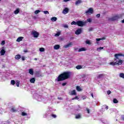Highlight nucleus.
<instances>
[{
    "mask_svg": "<svg viewBox=\"0 0 124 124\" xmlns=\"http://www.w3.org/2000/svg\"><path fill=\"white\" fill-rule=\"evenodd\" d=\"M114 57L116 58L114 59V61L110 62L108 64L113 66L115 65H122L123 62H124V61L122 59H119V58L120 57H124V54L123 53L115 54Z\"/></svg>",
    "mask_w": 124,
    "mask_h": 124,
    "instance_id": "1",
    "label": "nucleus"
},
{
    "mask_svg": "<svg viewBox=\"0 0 124 124\" xmlns=\"http://www.w3.org/2000/svg\"><path fill=\"white\" fill-rule=\"evenodd\" d=\"M71 73L70 72H65L59 75V76L55 79L56 82H60V81H63L66 80L70 77Z\"/></svg>",
    "mask_w": 124,
    "mask_h": 124,
    "instance_id": "2",
    "label": "nucleus"
},
{
    "mask_svg": "<svg viewBox=\"0 0 124 124\" xmlns=\"http://www.w3.org/2000/svg\"><path fill=\"white\" fill-rule=\"evenodd\" d=\"M77 25L78 27H84L86 25V22L82 21H77Z\"/></svg>",
    "mask_w": 124,
    "mask_h": 124,
    "instance_id": "3",
    "label": "nucleus"
},
{
    "mask_svg": "<svg viewBox=\"0 0 124 124\" xmlns=\"http://www.w3.org/2000/svg\"><path fill=\"white\" fill-rule=\"evenodd\" d=\"M31 34L33 35L34 37L37 38L38 37V35H39V33L38 32L33 30L31 31Z\"/></svg>",
    "mask_w": 124,
    "mask_h": 124,
    "instance_id": "4",
    "label": "nucleus"
},
{
    "mask_svg": "<svg viewBox=\"0 0 124 124\" xmlns=\"http://www.w3.org/2000/svg\"><path fill=\"white\" fill-rule=\"evenodd\" d=\"M93 8H89L88 10L86 12L87 15H89V14H93Z\"/></svg>",
    "mask_w": 124,
    "mask_h": 124,
    "instance_id": "5",
    "label": "nucleus"
},
{
    "mask_svg": "<svg viewBox=\"0 0 124 124\" xmlns=\"http://www.w3.org/2000/svg\"><path fill=\"white\" fill-rule=\"evenodd\" d=\"M120 17H119V16H113L112 18H109V21H115V20H118Z\"/></svg>",
    "mask_w": 124,
    "mask_h": 124,
    "instance_id": "6",
    "label": "nucleus"
},
{
    "mask_svg": "<svg viewBox=\"0 0 124 124\" xmlns=\"http://www.w3.org/2000/svg\"><path fill=\"white\" fill-rule=\"evenodd\" d=\"M68 11H69V9L67 8H65L62 11L63 14H67L68 13Z\"/></svg>",
    "mask_w": 124,
    "mask_h": 124,
    "instance_id": "7",
    "label": "nucleus"
},
{
    "mask_svg": "<svg viewBox=\"0 0 124 124\" xmlns=\"http://www.w3.org/2000/svg\"><path fill=\"white\" fill-rule=\"evenodd\" d=\"M72 46V43L70 42L69 44L64 46V48H69V47H71Z\"/></svg>",
    "mask_w": 124,
    "mask_h": 124,
    "instance_id": "8",
    "label": "nucleus"
},
{
    "mask_svg": "<svg viewBox=\"0 0 124 124\" xmlns=\"http://www.w3.org/2000/svg\"><path fill=\"white\" fill-rule=\"evenodd\" d=\"M81 32H82V29H78L76 31L75 33L76 34H80V33H81Z\"/></svg>",
    "mask_w": 124,
    "mask_h": 124,
    "instance_id": "9",
    "label": "nucleus"
},
{
    "mask_svg": "<svg viewBox=\"0 0 124 124\" xmlns=\"http://www.w3.org/2000/svg\"><path fill=\"white\" fill-rule=\"evenodd\" d=\"M0 53L1 56H4V55L5 54V50H4V49H3V47L1 50Z\"/></svg>",
    "mask_w": 124,
    "mask_h": 124,
    "instance_id": "10",
    "label": "nucleus"
},
{
    "mask_svg": "<svg viewBox=\"0 0 124 124\" xmlns=\"http://www.w3.org/2000/svg\"><path fill=\"white\" fill-rule=\"evenodd\" d=\"M29 73L31 74V75H33V69L32 68L29 69Z\"/></svg>",
    "mask_w": 124,
    "mask_h": 124,
    "instance_id": "11",
    "label": "nucleus"
},
{
    "mask_svg": "<svg viewBox=\"0 0 124 124\" xmlns=\"http://www.w3.org/2000/svg\"><path fill=\"white\" fill-rule=\"evenodd\" d=\"M60 47H61L60 45H56L54 46V50H59V49H60Z\"/></svg>",
    "mask_w": 124,
    "mask_h": 124,
    "instance_id": "12",
    "label": "nucleus"
},
{
    "mask_svg": "<svg viewBox=\"0 0 124 124\" xmlns=\"http://www.w3.org/2000/svg\"><path fill=\"white\" fill-rule=\"evenodd\" d=\"M70 94L71 95H76V91L75 90L72 91L70 92Z\"/></svg>",
    "mask_w": 124,
    "mask_h": 124,
    "instance_id": "13",
    "label": "nucleus"
},
{
    "mask_svg": "<svg viewBox=\"0 0 124 124\" xmlns=\"http://www.w3.org/2000/svg\"><path fill=\"white\" fill-rule=\"evenodd\" d=\"M82 2V1L81 0H78L77 1H76L75 4L76 5H78V4H80Z\"/></svg>",
    "mask_w": 124,
    "mask_h": 124,
    "instance_id": "14",
    "label": "nucleus"
},
{
    "mask_svg": "<svg viewBox=\"0 0 124 124\" xmlns=\"http://www.w3.org/2000/svg\"><path fill=\"white\" fill-rule=\"evenodd\" d=\"M35 82V78H33L31 79H30V82L32 83V84L34 83Z\"/></svg>",
    "mask_w": 124,
    "mask_h": 124,
    "instance_id": "15",
    "label": "nucleus"
},
{
    "mask_svg": "<svg viewBox=\"0 0 124 124\" xmlns=\"http://www.w3.org/2000/svg\"><path fill=\"white\" fill-rule=\"evenodd\" d=\"M86 50H87V49H86V48L82 47V48H79L78 49V52H82L83 51H86Z\"/></svg>",
    "mask_w": 124,
    "mask_h": 124,
    "instance_id": "16",
    "label": "nucleus"
},
{
    "mask_svg": "<svg viewBox=\"0 0 124 124\" xmlns=\"http://www.w3.org/2000/svg\"><path fill=\"white\" fill-rule=\"evenodd\" d=\"M15 59H16V60H20V59H21V55H16L15 56Z\"/></svg>",
    "mask_w": 124,
    "mask_h": 124,
    "instance_id": "17",
    "label": "nucleus"
},
{
    "mask_svg": "<svg viewBox=\"0 0 124 124\" xmlns=\"http://www.w3.org/2000/svg\"><path fill=\"white\" fill-rule=\"evenodd\" d=\"M57 17H52L51 18V20L52 21V22H56L57 21Z\"/></svg>",
    "mask_w": 124,
    "mask_h": 124,
    "instance_id": "18",
    "label": "nucleus"
},
{
    "mask_svg": "<svg viewBox=\"0 0 124 124\" xmlns=\"http://www.w3.org/2000/svg\"><path fill=\"white\" fill-rule=\"evenodd\" d=\"M76 68H77V69H82V68H83V66L81 65H78L76 67Z\"/></svg>",
    "mask_w": 124,
    "mask_h": 124,
    "instance_id": "19",
    "label": "nucleus"
},
{
    "mask_svg": "<svg viewBox=\"0 0 124 124\" xmlns=\"http://www.w3.org/2000/svg\"><path fill=\"white\" fill-rule=\"evenodd\" d=\"M23 39V37H18L17 40H16V41L17 42H20V41H22V40Z\"/></svg>",
    "mask_w": 124,
    "mask_h": 124,
    "instance_id": "20",
    "label": "nucleus"
},
{
    "mask_svg": "<svg viewBox=\"0 0 124 124\" xmlns=\"http://www.w3.org/2000/svg\"><path fill=\"white\" fill-rule=\"evenodd\" d=\"M103 49H104V47H98L97 48V51H98V52H100V51H101V50H103Z\"/></svg>",
    "mask_w": 124,
    "mask_h": 124,
    "instance_id": "21",
    "label": "nucleus"
},
{
    "mask_svg": "<svg viewBox=\"0 0 124 124\" xmlns=\"http://www.w3.org/2000/svg\"><path fill=\"white\" fill-rule=\"evenodd\" d=\"M86 44H88V45H92V42L90 40H87L85 42Z\"/></svg>",
    "mask_w": 124,
    "mask_h": 124,
    "instance_id": "22",
    "label": "nucleus"
},
{
    "mask_svg": "<svg viewBox=\"0 0 124 124\" xmlns=\"http://www.w3.org/2000/svg\"><path fill=\"white\" fill-rule=\"evenodd\" d=\"M19 85H20V81L16 80V87H19Z\"/></svg>",
    "mask_w": 124,
    "mask_h": 124,
    "instance_id": "23",
    "label": "nucleus"
},
{
    "mask_svg": "<svg viewBox=\"0 0 124 124\" xmlns=\"http://www.w3.org/2000/svg\"><path fill=\"white\" fill-rule=\"evenodd\" d=\"M40 52H45V48L44 47H41L39 48Z\"/></svg>",
    "mask_w": 124,
    "mask_h": 124,
    "instance_id": "24",
    "label": "nucleus"
},
{
    "mask_svg": "<svg viewBox=\"0 0 124 124\" xmlns=\"http://www.w3.org/2000/svg\"><path fill=\"white\" fill-rule=\"evenodd\" d=\"M60 35H61V32L58 31L55 34V36H60Z\"/></svg>",
    "mask_w": 124,
    "mask_h": 124,
    "instance_id": "25",
    "label": "nucleus"
},
{
    "mask_svg": "<svg viewBox=\"0 0 124 124\" xmlns=\"http://www.w3.org/2000/svg\"><path fill=\"white\" fill-rule=\"evenodd\" d=\"M77 90L78 91V92H81L82 91V89L80 87V86H77Z\"/></svg>",
    "mask_w": 124,
    "mask_h": 124,
    "instance_id": "26",
    "label": "nucleus"
},
{
    "mask_svg": "<svg viewBox=\"0 0 124 124\" xmlns=\"http://www.w3.org/2000/svg\"><path fill=\"white\" fill-rule=\"evenodd\" d=\"M81 118V114H78L76 115V119H80Z\"/></svg>",
    "mask_w": 124,
    "mask_h": 124,
    "instance_id": "27",
    "label": "nucleus"
},
{
    "mask_svg": "<svg viewBox=\"0 0 124 124\" xmlns=\"http://www.w3.org/2000/svg\"><path fill=\"white\" fill-rule=\"evenodd\" d=\"M38 101H42V97H41V96H39L38 97Z\"/></svg>",
    "mask_w": 124,
    "mask_h": 124,
    "instance_id": "28",
    "label": "nucleus"
},
{
    "mask_svg": "<svg viewBox=\"0 0 124 124\" xmlns=\"http://www.w3.org/2000/svg\"><path fill=\"white\" fill-rule=\"evenodd\" d=\"M20 11H19V9H16V11H15L14 13L15 14H18Z\"/></svg>",
    "mask_w": 124,
    "mask_h": 124,
    "instance_id": "29",
    "label": "nucleus"
},
{
    "mask_svg": "<svg viewBox=\"0 0 124 124\" xmlns=\"http://www.w3.org/2000/svg\"><path fill=\"white\" fill-rule=\"evenodd\" d=\"M120 76L121 78H123L124 79V73H121L120 74Z\"/></svg>",
    "mask_w": 124,
    "mask_h": 124,
    "instance_id": "30",
    "label": "nucleus"
},
{
    "mask_svg": "<svg viewBox=\"0 0 124 124\" xmlns=\"http://www.w3.org/2000/svg\"><path fill=\"white\" fill-rule=\"evenodd\" d=\"M103 108H104V109H106V110H108V106L106 105H104Z\"/></svg>",
    "mask_w": 124,
    "mask_h": 124,
    "instance_id": "31",
    "label": "nucleus"
},
{
    "mask_svg": "<svg viewBox=\"0 0 124 124\" xmlns=\"http://www.w3.org/2000/svg\"><path fill=\"white\" fill-rule=\"evenodd\" d=\"M28 114H27V113L25 112H22V116H23L24 117H25V116H27Z\"/></svg>",
    "mask_w": 124,
    "mask_h": 124,
    "instance_id": "32",
    "label": "nucleus"
},
{
    "mask_svg": "<svg viewBox=\"0 0 124 124\" xmlns=\"http://www.w3.org/2000/svg\"><path fill=\"white\" fill-rule=\"evenodd\" d=\"M71 25H77V21H73L71 23Z\"/></svg>",
    "mask_w": 124,
    "mask_h": 124,
    "instance_id": "33",
    "label": "nucleus"
},
{
    "mask_svg": "<svg viewBox=\"0 0 124 124\" xmlns=\"http://www.w3.org/2000/svg\"><path fill=\"white\" fill-rule=\"evenodd\" d=\"M11 85H15V80H12L11 81Z\"/></svg>",
    "mask_w": 124,
    "mask_h": 124,
    "instance_id": "34",
    "label": "nucleus"
},
{
    "mask_svg": "<svg viewBox=\"0 0 124 124\" xmlns=\"http://www.w3.org/2000/svg\"><path fill=\"white\" fill-rule=\"evenodd\" d=\"M40 12V11H39V10H36L34 12V13H35V14H38V13H39Z\"/></svg>",
    "mask_w": 124,
    "mask_h": 124,
    "instance_id": "35",
    "label": "nucleus"
},
{
    "mask_svg": "<svg viewBox=\"0 0 124 124\" xmlns=\"http://www.w3.org/2000/svg\"><path fill=\"white\" fill-rule=\"evenodd\" d=\"M92 21V18L87 19V22H88L89 23H91Z\"/></svg>",
    "mask_w": 124,
    "mask_h": 124,
    "instance_id": "36",
    "label": "nucleus"
},
{
    "mask_svg": "<svg viewBox=\"0 0 124 124\" xmlns=\"http://www.w3.org/2000/svg\"><path fill=\"white\" fill-rule=\"evenodd\" d=\"M74 99H79V98H78V96H76V97H75L74 98H73L72 99V100H74Z\"/></svg>",
    "mask_w": 124,
    "mask_h": 124,
    "instance_id": "37",
    "label": "nucleus"
},
{
    "mask_svg": "<svg viewBox=\"0 0 124 124\" xmlns=\"http://www.w3.org/2000/svg\"><path fill=\"white\" fill-rule=\"evenodd\" d=\"M113 102H114V103H118V100L116 99H114Z\"/></svg>",
    "mask_w": 124,
    "mask_h": 124,
    "instance_id": "38",
    "label": "nucleus"
},
{
    "mask_svg": "<svg viewBox=\"0 0 124 124\" xmlns=\"http://www.w3.org/2000/svg\"><path fill=\"white\" fill-rule=\"evenodd\" d=\"M43 12L44 14H49V12H48L47 11H44Z\"/></svg>",
    "mask_w": 124,
    "mask_h": 124,
    "instance_id": "39",
    "label": "nucleus"
},
{
    "mask_svg": "<svg viewBox=\"0 0 124 124\" xmlns=\"http://www.w3.org/2000/svg\"><path fill=\"white\" fill-rule=\"evenodd\" d=\"M5 44V41H2L1 43V45H2V46L4 45Z\"/></svg>",
    "mask_w": 124,
    "mask_h": 124,
    "instance_id": "40",
    "label": "nucleus"
},
{
    "mask_svg": "<svg viewBox=\"0 0 124 124\" xmlns=\"http://www.w3.org/2000/svg\"><path fill=\"white\" fill-rule=\"evenodd\" d=\"M11 112H15V111H16V109L12 108H11Z\"/></svg>",
    "mask_w": 124,
    "mask_h": 124,
    "instance_id": "41",
    "label": "nucleus"
},
{
    "mask_svg": "<svg viewBox=\"0 0 124 124\" xmlns=\"http://www.w3.org/2000/svg\"><path fill=\"white\" fill-rule=\"evenodd\" d=\"M51 117H53V118H57V115L55 114H51Z\"/></svg>",
    "mask_w": 124,
    "mask_h": 124,
    "instance_id": "42",
    "label": "nucleus"
},
{
    "mask_svg": "<svg viewBox=\"0 0 124 124\" xmlns=\"http://www.w3.org/2000/svg\"><path fill=\"white\" fill-rule=\"evenodd\" d=\"M63 27H64V28H67V29H68V25L65 24V25H64L63 26Z\"/></svg>",
    "mask_w": 124,
    "mask_h": 124,
    "instance_id": "43",
    "label": "nucleus"
},
{
    "mask_svg": "<svg viewBox=\"0 0 124 124\" xmlns=\"http://www.w3.org/2000/svg\"><path fill=\"white\" fill-rule=\"evenodd\" d=\"M96 41H100V40H102V39L96 38Z\"/></svg>",
    "mask_w": 124,
    "mask_h": 124,
    "instance_id": "44",
    "label": "nucleus"
},
{
    "mask_svg": "<svg viewBox=\"0 0 124 124\" xmlns=\"http://www.w3.org/2000/svg\"><path fill=\"white\" fill-rule=\"evenodd\" d=\"M102 76H103V74H100L98 76V78H101V77H102Z\"/></svg>",
    "mask_w": 124,
    "mask_h": 124,
    "instance_id": "45",
    "label": "nucleus"
},
{
    "mask_svg": "<svg viewBox=\"0 0 124 124\" xmlns=\"http://www.w3.org/2000/svg\"><path fill=\"white\" fill-rule=\"evenodd\" d=\"M86 111H87V113L88 114H90V109H89L88 108H86Z\"/></svg>",
    "mask_w": 124,
    "mask_h": 124,
    "instance_id": "46",
    "label": "nucleus"
},
{
    "mask_svg": "<svg viewBox=\"0 0 124 124\" xmlns=\"http://www.w3.org/2000/svg\"><path fill=\"white\" fill-rule=\"evenodd\" d=\"M64 2H67V1H70L71 0H63Z\"/></svg>",
    "mask_w": 124,
    "mask_h": 124,
    "instance_id": "47",
    "label": "nucleus"
},
{
    "mask_svg": "<svg viewBox=\"0 0 124 124\" xmlns=\"http://www.w3.org/2000/svg\"><path fill=\"white\" fill-rule=\"evenodd\" d=\"M96 16L97 18H99V17H100V14H97Z\"/></svg>",
    "mask_w": 124,
    "mask_h": 124,
    "instance_id": "48",
    "label": "nucleus"
},
{
    "mask_svg": "<svg viewBox=\"0 0 124 124\" xmlns=\"http://www.w3.org/2000/svg\"><path fill=\"white\" fill-rule=\"evenodd\" d=\"M107 93H108V94H110V93H111V91H110V90H108V91L107 92Z\"/></svg>",
    "mask_w": 124,
    "mask_h": 124,
    "instance_id": "49",
    "label": "nucleus"
},
{
    "mask_svg": "<svg viewBox=\"0 0 124 124\" xmlns=\"http://www.w3.org/2000/svg\"><path fill=\"white\" fill-rule=\"evenodd\" d=\"M65 85H66V82H64V83H63L62 84V85L63 86H65Z\"/></svg>",
    "mask_w": 124,
    "mask_h": 124,
    "instance_id": "50",
    "label": "nucleus"
},
{
    "mask_svg": "<svg viewBox=\"0 0 124 124\" xmlns=\"http://www.w3.org/2000/svg\"><path fill=\"white\" fill-rule=\"evenodd\" d=\"M21 59H22V61H25V58L24 57H22Z\"/></svg>",
    "mask_w": 124,
    "mask_h": 124,
    "instance_id": "51",
    "label": "nucleus"
},
{
    "mask_svg": "<svg viewBox=\"0 0 124 124\" xmlns=\"http://www.w3.org/2000/svg\"><path fill=\"white\" fill-rule=\"evenodd\" d=\"M24 53H28V50H24Z\"/></svg>",
    "mask_w": 124,
    "mask_h": 124,
    "instance_id": "52",
    "label": "nucleus"
},
{
    "mask_svg": "<svg viewBox=\"0 0 124 124\" xmlns=\"http://www.w3.org/2000/svg\"><path fill=\"white\" fill-rule=\"evenodd\" d=\"M122 120H123V121H124V116H122Z\"/></svg>",
    "mask_w": 124,
    "mask_h": 124,
    "instance_id": "53",
    "label": "nucleus"
},
{
    "mask_svg": "<svg viewBox=\"0 0 124 124\" xmlns=\"http://www.w3.org/2000/svg\"><path fill=\"white\" fill-rule=\"evenodd\" d=\"M91 95H92V97L93 98V94L91 93Z\"/></svg>",
    "mask_w": 124,
    "mask_h": 124,
    "instance_id": "54",
    "label": "nucleus"
},
{
    "mask_svg": "<svg viewBox=\"0 0 124 124\" xmlns=\"http://www.w3.org/2000/svg\"><path fill=\"white\" fill-rule=\"evenodd\" d=\"M86 98H87V97H83V99H86Z\"/></svg>",
    "mask_w": 124,
    "mask_h": 124,
    "instance_id": "55",
    "label": "nucleus"
},
{
    "mask_svg": "<svg viewBox=\"0 0 124 124\" xmlns=\"http://www.w3.org/2000/svg\"><path fill=\"white\" fill-rule=\"evenodd\" d=\"M122 23H124V19L122 21Z\"/></svg>",
    "mask_w": 124,
    "mask_h": 124,
    "instance_id": "56",
    "label": "nucleus"
},
{
    "mask_svg": "<svg viewBox=\"0 0 124 124\" xmlns=\"http://www.w3.org/2000/svg\"><path fill=\"white\" fill-rule=\"evenodd\" d=\"M34 61H37V58H34Z\"/></svg>",
    "mask_w": 124,
    "mask_h": 124,
    "instance_id": "57",
    "label": "nucleus"
},
{
    "mask_svg": "<svg viewBox=\"0 0 124 124\" xmlns=\"http://www.w3.org/2000/svg\"><path fill=\"white\" fill-rule=\"evenodd\" d=\"M89 31H93V29H89Z\"/></svg>",
    "mask_w": 124,
    "mask_h": 124,
    "instance_id": "58",
    "label": "nucleus"
},
{
    "mask_svg": "<svg viewBox=\"0 0 124 124\" xmlns=\"http://www.w3.org/2000/svg\"><path fill=\"white\" fill-rule=\"evenodd\" d=\"M58 99H62V98L58 97Z\"/></svg>",
    "mask_w": 124,
    "mask_h": 124,
    "instance_id": "59",
    "label": "nucleus"
},
{
    "mask_svg": "<svg viewBox=\"0 0 124 124\" xmlns=\"http://www.w3.org/2000/svg\"><path fill=\"white\" fill-rule=\"evenodd\" d=\"M78 108L80 109V107L79 106H78Z\"/></svg>",
    "mask_w": 124,
    "mask_h": 124,
    "instance_id": "60",
    "label": "nucleus"
}]
</instances>
